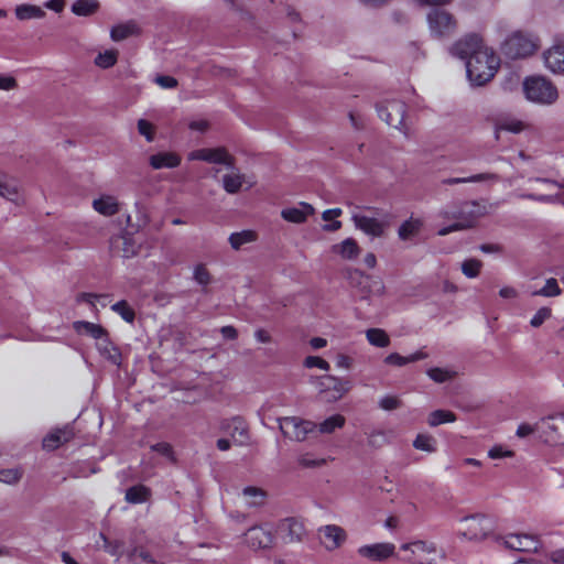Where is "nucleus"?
<instances>
[{"label":"nucleus","instance_id":"1","mask_svg":"<svg viewBox=\"0 0 564 564\" xmlns=\"http://www.w3.org/2000/svg\"><path fill=\"white\" fill-rule=\"evenodd\" d=\"M452 54L466 63V74L471 86H482L497 73L500 59L477 34H469L457 41Z\"/></svg>","mask_w":564,"mask_h":564},{"label":"nucleus","instance_id":"2","mask_svg":"<svg viewBox=\"0 0 564 564\" xmlns=\"http://www.w3.org/2000/svg\"><path fill=\"white\" fill-rule=\"evenodd\" d=\"M523 90L528 100L540 105H551L558 97L556 87L541 76L527 78L523 83Z\"/></svg>","mask_w":564,"mask_h":564},{"label":"nucleus","instance_id":"3","mask_svg":"<svg viewBox=\"0 0 564 564\" xmlns=\"http://www.w3.org/2000/svg\"><path fill=\"white\" fill-rule=\"evenodd\" d=\"M538 37L522 31L512 32L502 44V52L510 58H523L538 50Z\"/></svg>","mask_w":564,"mask_h":564},{"label":"nucleus","instance_id":"4","mask_svg":"<svg viewBox=\"0 0 564 564\" xmlns=\"http://www.w3.org/2000/svg\"><path fill=\"white\" fill-rule=\"evenodd\" d=\"M312 383L316 388L321 399L328 403L338 401L351 389V382L349 380L329 375L315 377Z\"/></svg>","mask_w":564,"mask_h":564},{"label":"nucleus","instance_id":"5","mask_svg":"<svg viewBox=\"0 0 564 564\" xmlns=\"http://www.w3.org/2000/svg\"><path fill=\"white\" fill-rule=\"evenodd\" d=\"M463 528L459 534L467 540H482L490 535L495 530L494 518L486 514H474L460 520Z\"/></svg>","mask_w":564,"mask_h":564},{"label":"nucleus","instance_id":"6","mask_svg":"<svg viewBox=\"0 0 564 564\" xmlns=\"http://www.w3.org/2000/svg\"><path fill=\"white\" fill-rule=\"evenodd\" d=\"M279 427L284 436L296 442H303L311 434L316 433L317 423L297 416H285L278 420Z\"/></svg>","mask_w":564,"mask_h":564},{"label":"nucleus","instance_id":"7","mask_svg":"<svg viewBox=\"0 0 564 564\" xmlns=\"http://www.w3.org/2000/svg\"><path fill=\"white\" fill-rule=\"evenodd\" d=\"M404 555L401 557L414 564H432L437 556V550L434 543L426 541H414L401 546Z\"/></svg>","mask_w":564,"mask_h":564},{"label":"nucleus","instance_id":"8","mask_svg":"<svg viewBox=\"0 0 564 564\" xmlns=\"http://www.w3.org/2000/svg\"><path fill=\"white\" fill-rule=\"evenodd\" d=\"M426 20L430 33L435 39L448 37L456 31L457 22L446 10L433 9L429 12Z\"/></svg>","mask_w":564,"mask_h":564},{"label":"nucleus","instance_id":"9","mask_svg":"<svg viewBox=\"0 0 564 564\" xmlns=\"http://www.w3.org/2000/svg\"><path fill=\"white\" fill-rule=\"evenodd\" d=\"M538 433L547 444L564 442V413H554L538 421Z\"/></svg>","mask_w":564,"mask_h":564},{"label":"nucleus","instance_id":"10","mask_svg":"<svg viewBox=\"0 0 564 564\" xmlns=\"http://www.w3.org/2000/svg\"><path fill=\"white\" fill-rule=\"evenodd\" d=\"M356 208L351 214V220L355 227L362 231L365 235L372 238L383 236L388 221L382 217H377L370 214V209L357 210Z\"/></svg>","mask_w":564,"mask_h":564},{"label":"nucleus","instance_id":"11","mask_svg":"<svg viewBox=\"0 0 564 564\" xmlns=\"http://www.w3.org/2000/svg\"><path fill=\"white\" fill-rule=\"evenodd\" d=\"M379 117L390 127L401 129L405 117V104L400 100H389L378 105Z\"/></svg>","mask_w":564,"mask_h":564},{"label":"nucleus","instance_id":"12","mask_svg":"<svg viewBox=\"0 0 564 564\" xmlns=\"http://www.w3.org/2000/svg\"><path fill=\"white\" fill-rule=\"evenodd\" d=\"M321 544L327 551L341 547L347 541V532L337 524L322 525L317 530Z\"/></svg>","mask_w":564,"mask_h":564},{"label":"nucleus","instance_id":"13","mask_svg":"<svg viewBox=\"0 0 564 564\" xmlns=\"http://www.w3.org/2000/svg\"><path fill=\"white\" fill-rule=\"evenodd\" d=\"M357 553L360 557L372 562H383L397 556L395 545L390 542L365 544L358 547Z\"/></svg>","mask_w":564,"mask_h":564},{"label":"nucleus","instance_id":"14","mask_svg":"<svg viewBox=\"0 0 564 564\" xmlns=\"http://www.w3.org/2000/svg\"><path fill=\"white\" fill-rule=\"evenodd\" d=\"M189 161H205L214 164H223L227 167L234 165L232 158L221 148L217 149H198L188 153Z\"/></svg>","mask_w":564,"mask_h":564},{"label":"nucleus","instance_id":"15","mask_svg":"<svg viewBox=\"0 0 564 564\" xmlns=\"http://www.w3.org/2000/svg\"><path fill=\"white\" fill-rule=\"evenodd\" d=\"M245 536L247 545L254 550L269 547L273 543V533L269 525L252 527Z\"/></svg>","mask_w":564,"mask_h":564},{"label":"nucleus","instance_id":"16","mask_svg":"<svg viewBox=\"0 0 564 564\" xmlns=\"http://www.w3.org/2000/svg\"><path fill=\"white\" fill-rule=\"evenodd\" d=\"M502 542L506 547L520 552L535 551L539 546L536 538L529 534H508Z\"/></svg>","mask_w":564,"mask_h":564},{"label":"nucleus","instance_id":"17","mask_svg":"<svg viewBox=\"0 0 564 564\" xmlns=\"http://www.w3.org/2000/svg\"><path fill=\"white\" fill-rule=\"evenodd\" d=\"M544 65L554 74L564 73V44L556 43L543 53Z\"/></svg>","mask_w":564,"mask_h":564},{"label":"nucleus","instance_id":"18","mask_svg":"<svg viewBox=\"0 0 564 564\" xmlns=\"http://www.w3.org/2000/svg\"><path fill=\"white\" fill-rule=\"evenodd\" d=\"M315 213L314 207L305 202L299 203L296 206L283 208L281 216L284 220L301 224L304 223L308 216Z\"/></svg>","mask_w":564,"mask_h":564},{"label":"nucleus","instance_id":"19","mask_svg":"<svg viewBox=\"0 0 564 564\" xmlns=\"http://www.w3.org/2000/svg\"><path fill=\"white\" fill-rule=\"evenodd\" d=\"M93 208L98 214L110 217L120 210V204L115 195L101 194L93 200Z\"/></svg>","mask_w":564,"mask_h":564},{"label":"nucleus","instance_id":"20","mask_svg":"<svg viewBox=\"0 0 564 564\" xmlns=\"http://www.w3.org/2000/svg\"><path fill=\"white\" fill-rule=\"evenodd\" d=\"M181 161V156L175 152H159L149 158V163L154 170L174 169Z\"/></svg>","mask_w":564,"mask_h":564},{"label":"nucleus","instance_id":"21","mask_svg":"<svg viewBox=\"0 0 564 564\" xmlns=\"http://www.w3.org/2000/svg\"><path fill=\"white\" fill-rule=\"evenodd\" d=\"M73 437V431L69 426L63 429H56L48 433L43 438V447L47 451L57 448L63 443L69 441Z\"/></svg>","mask_w":564,"mask_h":564},{"label":"nucleus","instance_id":"22","mask_svg":"<svg viewBox=\"0 0 564 564\" xmlns=\"http://www.w3.org/2000/svg\"><path fill=\"white\" fill-rule=\"evenodd\" d=\"M221 429L228 431L235 442L239 444L246 443L248 440V431L245 422L240 417H234L221 423Z\"/></svg>","mask_w":564,"mask_h":564},{"label":"nucleus","instance_id":"23","mask_svg":"<svg viewBox=\"0 0 564 564\" xmlns=\"http://www.w3.org/2000/svg\"><path fill=\"white\" fill-rule=\"evenodd\" d=\"M96 347L99 354L113 365H120L121 354L119 349L109 340L108 334L101 337L97 343Z\"/></svg>","mask_w":564,"mask_h":564},{"label":"nucleus","instance_id":"24","mask_svg":"<svg viewBox=\"0 0 564 564\" xmlns=\"http://www.w3.org/2000/svg\"><path fill=\"white\" fill-rule=\"evenodd\" d=\"M14 13L17 19L20 21L40 20L46 15L43 8L30 3H22L17 6Z\"/></svg>","mask_w":564,"mask_h":564},{"label":"nucleus","instance_id":"25","mask_svg":"<svg viewBox=\"0 0 564 564\" xmlns=\"http://www.w3.org/2000/svg\"><path fill=\"white\" fill-rule=\"evenodd\" d=\"M0 196L15 204L21 202L18 185L9 181L8 175L2 172H0Z\"/></svg>","mask_w":564,"mask_h":564},{"label":"nucleus","instance_id":"26","mask_svg":"<svg viewBox=\"0 0 564 564\" xmlns=\"http://www.w3.org/2000/svg\"><path fill=\"white\" fill-rule=\"evenodd\" d=\"M279 530L286 532L290 541H299L305 534L303 523L293 518L283 520L279 525Z\"/></svg>","mask_w":564,"mask_h":564},{"label":"nucleus","instance_id":"27","mask_svg":"<svg viewBox=\"0 0 564 564\" xmlns=\"http://www.w3.org/2000/svg\"><path fill=\"white\" fill-rule=\"evenodd\" d=\"M333 250L346 260H352L357 258L360 252L357 241L352 238H347L340 243L335 245Z\"/></svg>","mask_w":564,"mask_h":564},{"label":"nucleus","instance_id":"28","mask_svg":"<svg viewBox=\"0 0 564 564\" xmlns=\"http://www.w3.org/2000/svg\"><path fill=\"white\" fill-rule=\"evenodd\" d=\"M426 357H427V354H425L422 350H419V351L413 352V354H411L409 356H405V357L401 356V355H399L397 352H392V354L388 355L384 358V362L387 365H391V366H395V367H402V366H405L408 364L425 359Z\"/></svg>","mask_w":564,"mask_h":564},{"label":"nucleus","instance_id":"29","mask_svg":"<svg viewBox=\"0 0 564 564\" xmlns=\"http://www.w3.org/2000/svg\"><path fill=\"white\" fill-rule=\"evenodd\" d=\"M346 419L341 414H333L317 424L316 432L319 434H333L344 427Z\"/></svg>","mask_w":564,"mask_h":564},{"label":"nucleus","instance_id":"30","mask_svg":"<svg viewBox=\"0 0 564 564\" xmlns=\"http://www.w3.org/2000/svg\"><path fill=\"white\" fill-rule=\"evenodd\" d=\"M140 30L137 23L129 21L127 23L115 25L110 31L111 40L119 42L132 35L139 34Z\"/></svg>","mask_w":564,"mask_h":564},{"label":"nucleus","instance_id":"31","mask_svg":"<svg viewBox=\"0 0 564 564\" xmlns=\"http://www.w3.org/2000/svg\"><path fill=\"white\" fill-rule=\"evenodd\" d=\"M73 326L78 334L88 335L97 341L107 334L104 327L90 322L78 321L75 322Z\"/></svg>","mask_w":564,"mask_h":564},{"label":"nucleus","instance_id":"32","mask_svg":"<svg viewBox=\"0 0 564 564\" xmlns=\"http://www.w3.org/2000/svg\"><path fill=\"white\" fill-rule=\"evenodd\" d=\"M229 169L230 172L223 177V186L227 193L235 194L242 187L245 178L240 173L234 170V165Z\"/></svg>","mask_w":564,"mask_h":564},{"label":"nucleus","instance_id":"33","mask_svg":"<svg viewBox=\"0 0 564 564\" xmlns=\"http://www.w3.org/2000/svg\"><path fill=\"white\" fill-rule=\"evenodd\" d=\"M246 503L250 507H258L264 503L267 494L258 487L249 486L242 490Z\"/></svg>","mask_w":564,"mask_h":564},{"label":"nucleus","instance_id":"34","mask_svg":"<svg viewBox=\"0 0 564 564\" xmlns=\"http://www.w3.org/2000/svg\"><path fill=\"white\" fill-rule=\"evenodd\" d=\"M257 240V234L253 230H242L234 232L229 236V243L232 249L239 250L245 245L251 243Z\"/></svg>","mask_w":564,"mask_h":564},{"label":"nucleus","instance_id":"35","mask_svg":"<svg viewBox=\"0 0 564 564\" xmlns=\"http://www.w3.org/2000/svg\"><path fill=\"white\" fill-rule=\"evenodd\" d=\"M423 226V221L420 218H410L405 220L399 228V237L402 240H408L413 236L417 235Z\"/></svg>","mask_w":564,"mask_h":564},{"label":"nucleus","instance_id":"36","mask_svg":"<svg viewBox=\"0 0 564 564\" xmlns=\"http://www.w3.org/2000/svg\"><path fill=\"white\" fill-rule=\"evenodd\" d=\"M98 8L97 0H76L72 4V12L78 17H88L94 14Z\"/></svg>","mask_w":564,"mask_h":564},{"label":"nucleus","instance_id":"37","mask_svg":"<svg viewBox=\"0 0 564 564\" xmlns=\"http://www.w3.org/2000/svg\"><path fill=\"white\" fill-rule=\"evenodd\" d=\"M498 176L492 173H480L475 174L468 177H451L443 181V184L454 185V184H463V183H478V182H487V181H497Z\"/></svg>","mask_w":564,"mask_h":564},{"label":"nucleus","instance_id":"38","mask_svg":"<svg viewBox=\"0 0 564 564\" xmlns=\"http://www.w3.org/2000/svg\"><path fill=\"white\" fill-rule=\"evenodd\" d=\"M366 338L370 345L384 348L390 345L389 335L381 328H369L366 330Z\"/></svg>","mask_w":564,"mask_h":564},{"label":"nucleus","instance_id":"39","mask_svg":"<svg viewBox=\"0 0 564 564\" xmlns=\"http://www.w3.org/2000/svg\"><path fill=\"white\" fill-rule=\"evenodd\" d=\"M296 463L301 468H319L326 464V459L317 457L313 453L304 452L296 456Z\"/></svg>","mask_w":564,"mask_h":564},{"label":"nucleus","instance_id":"40","mask_svg":"<svg viewBox=\"0 0 564 564\" xmlns=\"http://www.w3.org/2000/svg\"><path fill=\"white\" fill-rule=\"evenodd\" d=\"M118 56H119L118 50H115V48L106 50L104 52H100L95 57V65L102 69L110 68L117 63Z\"/></svg>","mask_w":564,"mask_h":564},{"label":"nucleus","instance_id":"41","mask_svg":"<svg viewBox=\"0 0 564 564\" xmlns=\"http://www.w3.org/2000/svg\"><path fill=\"white\" fill-rule=\"evenodd\" d=\"M150 496V490L142 486H134L127 490L126 492V500L131 503H142L148 500Z\"/></svg>","mask_w":564,"mask_h":564},{"label":"nucleus","instance_id":"42","mask_svg":"<svg viewBox=\"0 0 564 564\" xmlns=\"http://www.w3.org/2000/svg\"><path fill=\"white\" fill-rule=\"evenodd\" d=\"M456 420V415L446 410H435L430 413L427 423L430 426H437L444 423H452Z\"/></svg>","mask_w":564,"mask_h":564},{"label":"nucleus","instance_id":"43","mask_svg":"<svg viewBox=\"0 0 564 564\" xmlns=\"http://www.w3.org/2000/svg\"><path fill=\"white\" fill-rule=\"evenodd\" d=\"M413 447L422 452L434 453L436 451V440L429 434H417L413 441Z\"/></svg>","mask_w":564,"mask_h":564},{"label":"nucleus","instance_id":"44","mask_svg":"<svg viewBox=\"0 0 564 564\" xmlns=\"http://www.w3.org/2000/svg\"><path fill=\"white\" fill-rule=\"evenodd\" d=\"M561 294V288L554 278H550L545 281L542 289L533 291L532 295H539L544 297L557 296Z\"/></svg>","mask_w":564,"mask_h":564},{"label":"nucleus","instance_id":"45","mask_svg":"<svg viewBox=\"0 0 564 564\" xmlns=\"http://www.w3.org/2000/svg\"><path fill=\"white\" fill-rule=\"evenodd\" d=\"M78 303H87L91 307H96L97 304L106 306L108 304V295L96 294V293H80L77 295Z\"/></svg>","mask_w":564,"mask_h":564},{"label":"nucleus","instance_id":"46","mask_svg":"<svg viewBox=\"0 0 564 564\" xmlns=\"http://www.w3.org/2000/svg\"><path fill=\"white\" fill-rule=\"evenodd\" d=\"M482 263L477 259H467L462 263V272L469 279L477 278L480 273Z\"/></svg>","mask_w":564,"mask_h":564},{"label":"nucleus","instance_id":"47","mask_svg":"<svg viewBox=\"0 0 564 564\" xmlns=\"http://www.w3.org/2000/svg\"><path fill=\"white\" fill-rule=\"evenodd\" d=\"M111 310L116 312L121 318L127 323H133L134 321V311L126 301H119L111 306Z\"/></svg>","mask_w":564,"mask_h":564},{"label":"nucleus","instance_id":"48","mask_svg":"<svg viewBox=\"0 0 564 564\" xmlns=\"http://www.w3.org/2000/svg\"><path fill=\"white\" fill-rule=\"evenodd\" d=\"M552 317V310L549 306L540 307L531 317L530 326L533 328L541 327L546 321Z\"/></svg>","mask_w":564,"mask_h":564},{"label":"nucleus","instance_id":"49","mask_svg":"<svg viewBox=\"0 0 564 564\" xmlns=\"http://www.w3.org/2000/svg\"><path fill=\"white\" fill-rule=\"evenodd\" d=\"M22 477V469L19 467L14 468H2L0 469V481L13 485L18 482Z\"/></svg>","mask_w":564,"mask_h":564},{"label":"nucleus","instance_id":"50","mask_svg":"<svg viewBox=\"0 0 564 564\" xmlns=\"http://www.w3.org/2000/svg\"><path fill=\"white\" fill-rule=\"evenodd\" d=\"M193 279L199 285L206 286L210 283L212 275L205 264L198 263L194 267Z\"/></svg>","mask_w":564,"mask_h":564},{"label":"nucleus","instance_id":"51","mask_svg":"<svg viewBox=\"0 0 564 564\" xmlns=\"http://www.w3.org/2000/svg\"><path fill=\"white\" fill-rule=\"evenodd\" d=\"M427 376L435 382H445L455 376L454 371L444 368H432L427 371Z\"/></svg>","mask_w":564,"mask_h":564},{"label":"nucleus","instance_id":"52","mask_svg":"<svg viewBox=\"0 0 564 564\" xmlns=\"http://www.w3.org/2000/svg\"><path fill=\"white\" fill-rule=\"evenodd\" d=\"M525 128V124L520 121V120H517V119H510V120H507L505 122H502L496 130V138L498 139L499 135V131L500 130H506V131H509V132H512V133H519L521 132L522 130H524Z\"/></svg>","mask_w":564,"mask_h":564},{"label":"nucleus","instance_id":"53","mask_svg":"<svg viewBox=\"0 0 564 564\" xmlns=\"http://www.w3.org/2000/svg\"><path fill=\"white\" fill-rule=\"evenodd\" d=\"M102 540V549L111 555L120 556L123 543L120 541H110L102 533L100 534Z\"/></svg>","mask_w":564,"mask_h":564},{"label":"nucleus","instance_id":"54","mask_svg":"<svg viewBox=\"0 0 564 564\" xmlns=\"http://www.w3.org/2000/svg\"><path fill=\"white\" fill-rule=\"evenodd\" d=\"M151 449L156 452L158 454L162 455L170 462H175L174 452H173V447L171 446V444L165 443V442L156 443L151 446Z\"/></svg>","mask_w":564,"mask_h":564},{"label":"nucleus","instance_id":"55","mask_svg":"<svg viewBox=\"0 0 564 564\" xmlns=\"http://www.w3.org/2000/svg\"><path fill=\"white\" fill-rule=\"evenodd\" d=\"M138 131L147 141L152 142L154 140L155 130L151 122L140 119L138 121Z\"/></svg>","mask_w":564,"mask_h":564},{"label":"nucleus","instance_id":"56","mask_svg":"<svg viewBox=\"0 0 564 564\" xmlns=\"http://www.w3.org/2000/svg\"><path fill=\"white\" fill-rule=\"evenodd\" d=\"M379 406L386 411L395 410L401 406V400L397 395H384L379 400Z\"/></svg>","mask_w":564,"mask_h":564},{"label":"nucleus","instance_id":"57","mask_svg":"<svg viewBox=\"0 0 564 564\" xmlns=\"http://www.w3.org/2000/svg\"><path fill=\"white\" fill-rule=\"evenodd\" d=\"M304 366L306 368H319L324 371H328L330 368L329 364L325 359H323L318 356L306 357L304 360Z\"/></svg>","mask_w":564,"mask_h":564},{"label":"nucleus","instance_id":"58","mask_svg":"<svg viewBox=\"0 0 564 564\" xmlns=\"http://www.w3.org/2000/svg\"><path fill=\"white\" fill-rule=\"evenodd\" d=\"M473 225V223L470 220H457L455 221L454 224H452L451 226H447V227H443L441 228L437 234L440 236H446L453 231H457V230H462V229H465L467 227H470Z\"/></svg>","mask_w":564,"mask_h":564},{"label":"nucleus","instance_id":"59","mask_svg":"<svg viewBox=\"0 0 564 564\" xmlns=\"http://www.w3.org/2000/svg\"><path fill=\"white\" fill-rule=\"evenodd\" d=\"M488 456L491 459L512 457L513 456V452L510 451V449L503 448L500 445H497V446H494L492 448L489 449Z\"/></svg>","mask_w":564,"mask_h":564},{"label":"nucleus","instance_id":"60","mask_svg":"<svg viewBox=\"0 0 564 564\" xmlns=\"http://www.w3.org/2000/svg\"><path fill=\"white\" fill-rule=\"evenodd\" d=\"M154 83L163 89H172L177 86V80L172 76L160 75L154 78Z\"/></svg>","mask_w":564,"mask_h":564},{"label":"nucleus","instance_id":"61","mask_svg":"<svg viewBox=\"0 0 564 564\" xmlns=\"http://www.w3.org/2000/svg\"><path fill=\"white\" fill-rule=\"evenodd\" d=\"M387 442L386 433L383 431H373L368 438L369 445L373 447H380Z\"/></svg>","mask_w":564,"mask_h":564},{"label":"nucleus","instance_id":"62","mask_svg":"<svg viewBox=\"0 0 564 564\" xmlns=\"http://www.w3.org/2000/svg\"><path fill=\"white\" fill-rule=\"evenodd\" d=\"M535 432H538V422L533 425L528 423H521L516 431V435L520 438H523Z\"/></svg>","mask_w":564,"mask_h":564},{"label":"nucleus","instance_id":"63","mask_svg":"<svg viewBox=\"0 0 564 564\" xmlns=\"http://www.w3.org/2000/svg\"><path fill=\"white\" fill-rule=\"evenodd\" d=\"M122 242H123V257L129 258L137 253V246L132 242V239L130 236H122Z\"/></svg>","mask_w":564,"mask_h":564},{"label":"nucleus","instance_id":"64","mask_svg":"<svg viewBox=\"0 0 564 564\" xmlns=\"http://www.w3.org/2000/svg\"><path fill=\"white\" fill-rule=\"evenodd\" d=\"M354 365V359L345 354H338L336 356V366L339 369L349 370Z\"/></svg>","mask_w":564,"mask_h":564}]
</instances>
